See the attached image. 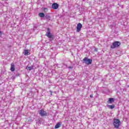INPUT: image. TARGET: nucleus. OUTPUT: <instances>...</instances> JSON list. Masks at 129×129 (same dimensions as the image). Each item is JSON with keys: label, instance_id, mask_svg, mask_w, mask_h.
Returning <instances> with one entry per match:
<instances>
[{"label": "nucleus", "instance_id": "obj_1", "mask_svg": "<svg viewBox=\"0 0 129 129\" xmlns=\"http://www.w3.org/2000/svg\"><path fill=\"white\" fill-rule=\"evenodd\" d=\"M113 124L115 128H118L120 125V120L118 119L114 118Z\"/></svg>", "mask_w": 129, "mask_h": 129}, {"label": "nucleus", "instance_id": "obj_2", "mask_svg": "<svg viewBox=\"0 0 129 129\" xmlns=\"http://www.w3.org/2000/svg\"><path fill=\"white\" fill-rule=\"evenodd\" d=\"M120 45V42L119 41H115L113 42L112 45L110 46L111 49H115V48H118Z\"/></svg>", "mask_w": 129, "mask_h": 129}, {"label": "nucleus", "instance_id": "obj_3", "mask_svg": "<svg viewBox=\"0 0 129 129\" xmlns=\"http://www.w3.org/2000/svg\"><path fill=\"white\" fill-rule=\"evenodd\" d=\"M83 61L85 64H87V65H89V64H91L92 63V60L88 58V57H85L83 59Z\"/></svg>", "mask_w": 129, "mask_h": 129}, {"label": "nucleus", "instance_id": "obj_4", "mask_svg": "<svg viewBox=\"0 0 129 129\" xmlns=\"http://www.w3.org/2000/svg\"><path fill=\"white\" fill-rule=\"evenodd\" d=\"M46 36H47V37L49 38L53 37V35L51 34V31H50L49 28H47V32H46Z\"/></svg>", "mask_w": 129, "mask_h": 129}, {"label": "nucleus", "instance_id": "obj_5", "mask_svg": "<svg viewBox=\"0 0 129 129\" xmlns=\"http://www.w3.org/2000/svg\"><path fill=\"white\" fill-rule=\"evenodd\" d=\"M82 28V24L81 23L78 24L77 26V32L79 33L81 31V28Z\"/></svg>", "mask_w": 129, "mask_h": 129}, {"label": "nucleus", "instance_id": "obj_6", "mask_svg": "<svg viewBox=\"0 0 129 129\" xmlns=\"http://www.w3.org/2000/svg\"><path fill=\"white\" fill-rule=\"evenodd\" d=\"M39 114L41 116H45V115H47V113H46V112H45L43 109H41L39 111Z\"/></svg>", "mask_w": 129, "mask_h": 129}, {"label": "nucleus", "instance_id": "obj_7", "mask_svg": "<svg viewBox=\"0 0 129 129\" xmlns=\"http://www.w3.org/2000/svg\"><path fill=\"white\" fill-rule=\"evenodd\" d=\"M58 8H59V5H58V4H57V3H53L52 5V8L53 10H57V9H58Z\"/></svg>", "mask_w": 129, "mask_h": 129}, {"label": "nucleus", "instance_id": "obj_8", "mask_svg": "<svg viewBox=\"0 0 129 129\" xmlns=\"http://www.w3.org/2000/svg\"><path fill=\"white\" fill-rule=\"evenodd\" d=\"M10 70L12 72H14V71H15V63H11Z\"/></svg>", "mask_w": 129, "mask_h": 129}, {"label": "nucleus", "instance_id": "obj_9", "mask_svg": "<svg viewBox=\"0 0 129 129\" xmlns=\"http://www.w3.org/2000/svg\"><path fill=\"white\" fill-rule=\"evenodd\" d=\"M60 126H61V123L60 122H58L55 125L54 128H59V127H60Z\"/></svg>", "mask_w": 129, "mask_h": 129}, {"label": "nucleus", "instance_id": "obj_10", "mask_svg": "<svg viewBox=\"0 0 129 129\" xmlns=\"http://www.w3.org/2000/svg\"><path fill=\"white\" fill-rule=\"evenodd\" d=\"M24 54L25 56H27V55H30V52H29L28 50L25 49L24 50Z\"/></svg>", "mask_w": 129, "mask_h": 129}, {"label": "nucleus", "instance_id": "obj_11", "mask_svg": "<svg viewBox=\"0 0 129 129\" xmlns=\"http://www.w3.org/2000/svg\"><path fill=\"white\" fill-rule=\"evenodd\" d=\"M114 100L113 98H109V100L108 101V103H112V102H114Z\"/></svg>", "mask_w": 129, "mask_h": 129}, {"label": "nucleus", "instance_id": "obj_12", "mask_svg": "<svg viewBox=\"0 0 129 129\" xmlns=\"http://www.w3.org/2000/svg\"><path fill=\"white\" fill-rule=\"evenodd\" d=\"M39 17H40V18H44L45 17V14L43 13H40L38 14Z\"/></svg>", "mask_w": 129, "mask_h": 129}, {"label": "nucleus", "instance_id": "obj_13", "mask_svg": "<svg viewBox=\"0 0 129 129\" xmlns=\"http://www.w3.org/2000/svg\"><path fill=\"white\" fill-rule=\"evenodd\" d=\"M26 69L27 70H29V71H31V70H32V69H33V67H29V66H27V68H26Z\"/></svg>", "mask_w": 129, "mask_h": 129}, {"label": "nucleus", "instance_id": "obj_14", "mask_svg": "<svg viewBox=\"0 0 129 129\" xmlns=\"http://www.w3.org/2000/svg\"><path fill=\"white\" fill-rule=\"evenodd\" d=\"M107 107H109V108H110L111 109H113V108H114L115 106L114 105H108Z\"/></svg>", "mask_w": 129, "mask_h": 129}, {"label": "nucleus", "instance_id": "obj_15", "mask_svg": "<svg viewBox=\"0 0 129 129\" xmlns=\"http://www.w3.org/2000/svg\"><path fill=\"white\" fill-rule=\"evenodd\" d=\"M45 18L47 19V20H51V17H50L49 15H46Z\"/></svg>", "mask_w": 129, "mask_h": 129}, {"label": "nucleus", "instance_id": "obj_16", "mask_svg": "<svg viewBox=\"0 0 129 129\" xmlns=\"http://www.w3.org/2000/svg\"><path fill=\"white\" fill-rule=\"evenodd\" d=\"M90 97L91 98H92V97H93V95H90Z\"/></svg>", "mask_w": 129, "mask_h": 129}, {"label": "nucleus", "instance_id": "obj_17", "mask_svg": "<svg viewBox=\"0 0 129 129\" xmlns=\"http://www.w3.org/2000/svg\"><path fill=\"white\" fill-rule=\"evenodd\" d=\"M2 32L0 31V36H2Z\"/></svg>", "mask_w": 129, "mask_h": 129}, {"label": "nucleus", "instance_id": "obj_18", "mask_svg": "<svg viewBox=\"0 0 129 129\" xmlns=\"http://www.w3.org/2000/svg\"><path fill=\"white\" fill-rule=\"evenodd\" d=\"M44 10H46V11H48V9H47V8H44Z\"/></svg>", "mask_w": 129, "mask_h": 129}, {"label": "nucleus", "instance_id": "obj_19", "mask_svg": "<svg viewBox=\"0 0 129 129\" xmlns=\"http://www.w3.org/2000/svg\"><path fill=\"white\" fill-rule=\"evenodd\" d=\"M69 68H72V67H69Z\"/></svg>", "mask_w": 129, "mask_h": 129}]
</instances>
